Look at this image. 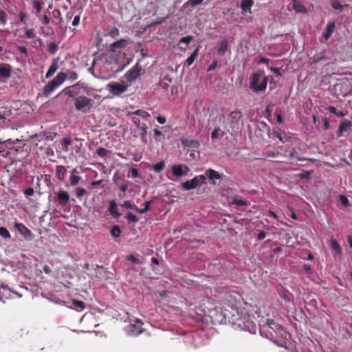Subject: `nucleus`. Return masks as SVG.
Instances as JSON below:
<instances>
[{
    "label": "nucleus",
    "instance_id": "11",
    "mask_svg": "<svg viewBox=\"0 0 352 352\" xmlns=\"http://www.w3.org/2000/svg\"><path fill=\"white\" fill-rule=\"evenodd\" d=\"M189 171V168L184 164H174L172 166L173 175L177 177H179L183 175H186Z\"/></svg>",
    "mask_w": 352,
    "mask_h": 352
},
{
    "label": "nucleus",
    "instance_id": "24",
    "mask_svg": "<svg viewBox=\"0 0 352 352\" xmlns=\"http://www.w3.org/2000/svg\"><path fill=\"white\" fill-rule=\"evenodd\" d=\"M72 305L74 309L78 311H82L85 309V303L83 301L78 300H72Z\"/></svg>",
    "mask_w": 352,
    "mask_h": 352
},
{
    "label": "nucleus",
    "instance_id": "48",
    "mask_svg": "<svg viewBox=\"0 0 352 352\" xmlns=\"http://www.w3.org/2000/svg\"><path fill=\"white\" fill-rule=\"evenodd\" d=\"M126 218L133 223H137L139 220L138 217L136 215L132 214L131 212H128L126 216Z\"/></svg>",
    "mask_w": 352,
    "mask_h": 352
},
{
    "label": "nucleus",
    "instance_id": "8",
    "mask_svg": "<svg viewBox=\"0 0 352 352\" xmlns=\"http://www.w3.org/2000/svg\"><path fill=\"white\" fill-rule=\"evenodd\" d=\"M107 87L110 93H111L113 96H118L124 94L127 90L128 85L113 82L109 83L107 85Z\"/></svg>",
    "mask_w": 352,
    "mask_h": 352
},
{
    "label": "nucleus",
    "instance_id": "38",
    "mask_svg": "<svg viewBox=\"0 0 352 352\" xmlns=\"http://www.w3.org/2000/svg\"><path fill=\"white\" fill-rule=\"evenodd\" d=\"M165 167V162L164 161H161L157 164L153 165V169L157 172L160 173L162 171Z\"/></svg>",
    "mask_w": 352,
    "mask_h": 352
},
{
    "label": "nucleus",
    "instance_id": "20",
    "mask_svg": "<svg viewBox=\"0 0 352 352\" xmlns=\"http://www.w3.org/2000/svg\"><path fill=\"white\" fill-rule=\"evenodd\" d=\"M292 5L293 9L298 13H305L307 12L306 8L300 0H292Z\"/></svg>",
    "mask_w": 352,
    "mask_h": 352
},
{
    "label": "nucleus",
    "instance_id": "54",
    "mask_svg": "<svg viewBox=\"0 0 352 352\" xmlns=\"http://www.w3.org/2000/svg\"><path fill=\"white\" fill-rule=\"evenodd\" d=\"M296 151L294 149L292 152L290 153V158L291 159H294V158H297L299 161H306V160H309V161H313L312 159H308V158H306V157H302V158H300V157H297L296 156Z\"/></svg>",
    "mask_w": 352,
    "mask_h": 352
},
{
    "label": "nucleus",
    "instance_id": "16",
    "mask_svg": "<svg viewBox=\"0 0 352 352\" xmlns=\"http://www.w3.org/2000/svg\"><path fill=\"white\" fill-rule=\"evenodd\" d=\"M335 30H336L335 23L334 22L328 23V24L327 25V26L323 32V34H322V36L326 41L331 37V36L332 35V33L335 31Z\"/></svg>",
    "mask_w": 352,
    "mask_h": 352
},
{
    "label": "nucleus",
    "instance_id": "34",
    "mask_svg": "<svg viewBox=\"0 0 352 352\" xmlns=\"http://www.w3.org/2000/svg\"><path fill=\"white\" fill-rule=\"evenodd\" d=\"M52 16L54 19H58V22L57 23V24L60 25L63 21V18L60 10L54 9L52 11Z\"/></svg>",
    "mask_w": 352,
    "mask_h": 352
},
{
    "label": "nucleus",
    "instance_id": "62",
    "mask_svg": "<svg viewBox=\"0 0 352 352\" xmlns=\"http://www.w3.org/2000/svg\"><path fill=\"white\" fill-rule=\"evenodd\" d=\"M34 193V190L32 188H28L24 191V194L26 196H32Z\"/></svg>",
    "mask_w": 352,
    "mask_h": 352
},
{
    "label": "nucleus",
    "instance_id": "4",
    "mask_svg": "<svg viewBox=\"0 0 352 352\" xmlns=\"http://www.w3.org/2000/svg\"><path fill=\"white\" fill-rule=\"evenodd\" d=\"M144 73V69L139 63H137L125 73L124 78L128 82L132 83L139 79Z\"/></svg>",
    "mask_w": 352,
    "mask_h": 352
},
{
    "label": "nucleus",
    "instance_id": "33",
    "mask_svg": "<svg viewBox=\"0 0 352 352\" xmlns=\"http://www.w3.org/2000/svg\"><path fill=\"white\" fill-rule=\"evenodd\" d=\"M328 111L331 113H333L335 115H336L338 117H340V118H342V117H344L345 116V113L342 111H337V109L335 107H333V106H329L328 108H327Z\"/></svg>",
    "mask_w": 352,
    "mask_h": 352
},
{
    "label": "nucleus",
    "instance_id": "6",
    "mask_svg": "<svg viewBox=\"0 0 352 352\" xmlns=\"http://www.w3.org/2000/svg\"><path fill=\"white\" fill-rule=\"evenodd\" d=\"M223 317L226 320H228L230 322L233 324H241L239 322L240 320V316L239 311L237 309H234L232 307L228 306V309L226 307L223 308V311H222Z\"/></svg>",
    "mask_w": 352,
    "mask_h": 352
},
{
    "label": "nucleus",
    "instance_id": "50",
    "mask_svg": "<svg viewBox=\"0 0 352 352\" xmlns=\"http://www.w3.org/2000/svg\"><path fill=\"white\" fill-rule=\"evenodd\" d=\"M126 259L133 263H137V264L142 263V262L139 258H138L133 254L128 256Z\"/></svg>",
    "mask_w": 352,
    "mask_h": 352
},
{
    "label": "nucleus",
    "instance_id": "41",
    "mask_svg": "<svg viewBox=\"0 0 352 352\" xmlns=\"http://www.w3.org/2000/svg\"><path fill=\"white\" fill-rule=\"evenodd\" d=\"M19 19H20V21L24 24V25H26L27 24V21H28V16H27V14L25 11L23 10H21L19 13Z\"/></svg>",
    "mask_w": 352,
    "mask_h": 352
},
{
    "label": "nucleus",
    "instance_id": "26",
    "mask_svg": "<svg viewBox=\"0 0 352 352\" xmlns=\"http://www.w3.org/2000/svg\"><path fill=\"white\" fill-rule=\"evenodd\" d=\"M109 210L111 214L114 217H118L120 215L118 212V206L115 201H111L110 202Z\"/></svg>",
    "mask_w": 352,
    "mask_h": 352
},
{
    "label": "nucleus",
    "instance_id": "57",
    "mask_svg": "<svg viewBox=\"0 0 352 352\" xmlns=\"http://www.w3.org/2000/svg\"><path fill=\"white\" fill-rule=\"evenodd\" d=\"M119 30L117 28H113L109 31V34L111 37H116L119 35Z\"/></svg>",
    "mask_w": 352,
    "mask_h": 352
},
{
    "label": "nucleus",
    "instance_id": "30",
    "mask_svg": "<svg viewBox=\"0 0 352 352\" xmlns=\"http://www.w3.org/2000/svg\"><path fill=\"white\" fill-rule=\"evenodd\" d=\"M78 86V84H75L74 85L72 86V87H66L65 88L63 91H62V93H64L65 94H67L68 95L69 97L71 98H74L76 94L77 93L75 92L74 91V89Z\"/></svg>",
    "mask_w": 352,
    "mask_h": 352
},
{
    "label": "nucleus",
    "instance_id": "40",
    "mask_svg": "<svg viewBox=\"0 0 352 352\" xmlns=\"http://www.w3.org/2000/svg\"><path fill=\"white\" fill-rule=\"evenodd\" d=\"M81 177L80 176L72 174L69 177L70 185L72 186L77 185Z\"/></svg>",
    "mask_w": 352,
    "mask_h": 352
},
{
    "label": "nucleus",
    "instance_id": "53",
    "mask_svg": "<svg viewBox=\"0 0 352 352\" xmlns=\"http://www.w3.org/2000/svg\"><path fill=\"white\" fill-rule=\"evenodd\" d=\"M232 204H235L238 206H247V202L242 200V199H234L233 201H232Z\"/></svg>",
    "mask_w": 352,
    "mask_h": 352
},
{
    "label": "nucleus",
    "instance_id": "37",
    "mask_svg": "<svg viewBox=\"0 0 352 352\" xmlns=\"http://www.w3.org/2000/svg\"><path fill=\"white\" fill-rule=\"evenodd\" d=\"M74 192L78 199H81L85 195L87 194L86 189L82 188H76Z\"/></svg>",
    "mask_w": 352,
    "mask_h": 352
},
{
    "label": "nucleus",
    "instance_id": "64",
    "mask_svg": "<svg viewBox=\"0 0 352 352\" xmlns=\"http://www.w3.org/2000/svg\"><path fill=\"white\" fill-rule=\"evenodd\" d=\"M78 78V74L75 72H72L69 73V79L75 80Z\"/></svg>",
    "mask_w": 352,
    "mask_h": 352
},
{
    "label": "nucleus",
    "instance_id": "21",
    "mask_svg": "<svg viewBox=\"0 0 352 352\" xmlns=\"http://www.w3.org/2000/svg\"><path fill=\"white\" fill-rule=\"evenodd\" d=\"M67 173V169L64 166L58 165L56 166V175L58 180L63 182L65 180Z\"/></svg>",
    "mask_w": 352,
    "mask_h": 352
},
{
    "label": "nucleus",
    "instance_id": "12",
    "mask_svg": "<svg viewBox=\"0 0 352 352\" xmlns=\"http://www.w3.org/2000/svg\"><path fill=\"white\" fill-rule=\"evenodd\" d=\"M352 127V122L349 120L344 119L343 120L340 125L337 132V136L340 137L345 132H348L351 131Z\"/></svg>",
    "mask_w": 352,
    "mask_h": 352
},
{
    "label": "nucleus",
    "instance_id": "55",
    "mask_svg": "<svg viewBox=\"0 0 352 352\" xmlns=\"http://www.w3.org/2000/svg\"><path fill=\"white\" fill-rule=\"evenodd\" d=\"M131 120H132L133 122L134 123V124H135V125L138 129H140V128H141V126H142V124L141 123L140 120L138 118H137V117H135V116H133L131 117Z\"/></svg>",
    "mask_w": 352,
    "mask_h": 352
},
{
    "label": "nucleus",
    "instance_id": "2",
    "mask_svg": "<svg viewBox=\"0 0 352 352\" xmlns=\"http://www.w3.org/2000/svg\"><path fill=\"white\" fill-rule=\"evenodd\" d=\"M268 77L261 73H254L250 78V88L254 92L263 91L267 88Z\"/></svg>",
    "mask_w": 352,
    "mask_h": 352
},
{
    "label": "nucleus",
    "instance_id": "39",
    "mask_svg": "<svg viewBox=\"0 0 352 352\" xmlns=\"http://www.w3.org/2000/svg\"><path fill=\"white\" fill-rule=\"evenodd\" d=\"M58 50V46L56 43H55L54 42H51L49 44L47 51L50 54H54L57 52Z\"/></svg>",
    "mask_w": 352,
    "mask_h": 352
},
{
    "label": "nucleus",
    "instance_id": "19",
    "mask_svg": "<svg viewBox=\"0 0 352 352\" xmlns=\"http://www.w3.org/2000/svg\"><path fill=\"white\" fill-rule=\"evenodd\" d=\"M182 144L184 147H190L192 148H198L200 143L197 140L183 138L181 140Z\"/></svg>",
    "mask_w": 352,
    "mask_h": 352
},
{
    "label": "nucleus",
    "instance_id": "47",
    "mask_svg": "<svg viewBox=\"0 0 352 352\" xmlns=\"http://www.w3.org/2000/svg\"><path fill=\"white\" fill-rule=\"evenodd\" d=\"M108 151L102 147H99L96 150V153L101 157H104L107 155Z\"/></svg>",
    "mask_w": 352,
    "mask_h": 352
},
{
    "label": "nucleus",
    "instance_id": "59",
    "mask_svg": "<svg viewBox=\"0 0 352 352\" xmlns=\"http://www.w3.org/2000/svg\"><path fill=\"white\" fill-rule=\"evenodd\" d=\"M219 131H220V129L219 128H216L214 129L212 133H211V138L212 139H216L217 138H219Z\"/></svg>",
    "mask_w": 352,
    "mask_h": 352
},
{
    "label": "nucleus",
    "instance_id": "42",
    "mask_svg": "<svg viewBox=\"0 0 352 352\" xmlns=\"http://www.w3.org/2000/svg\"><path fill=\"white\" fill-rule=\"evenodd\" d=\"M204 0H188L184 4V7H186L188 5H190L192 7H195L203 2Z\"/></svg>",
    "mask_w": 352,
    "mask_h": 352
},
{
    "label": "nucleus",
    "instance_id": "61",
    "mask_svg": "<svg viewBox=\"0 0 352 352\" xmlns=\"http://www.w3.org/2000/svg\"><path fill=\"white\" fill-rule=\"evenodd\" d=\"M50 19L47 14H44L43 16L42 23L45 25L50 24Z\"/></svg>",
    "mask_w": 352,
    "mask_h": 352
},
{
    "label": "nucleus",
    "instance_id": "51",
    "mask_svg": "<svg viewBox=\"0 0 352 352\" xmlns=\"http://www.w3.org/2000/svg\"><path fill=\"white\" fill-rule=\"evenodd\" d=\"M340 201L341 204L344 206H350L349 201L345 195H340Z\"/></svg>",
    "mask_w": 352,
    "mask_h": 352
},
{
    "label": "nucleus",
    "instance_id": "56",
    "mask_svg": "<svg viewBox=\"0 0 352 352\" xmlns=\"http://www.w3.org/2000/svg\"><path fill=\"white\" fill-rule=\"evenodd\" d=\"M0 21L3 25H5L7 22L6 14L2 10H0Z\"/></svg>",
    "mask_w": 352,
    "mask_h": 352
},
{
    "label": "nucleus",
    "instance_id": "32",
    "mask_svg": "<svg viewBox=\"0 0 352 352\" xmlns=\"http://www.w3.org/2000/svg\"><path fill=\"white\" fill-rule=\"evenodd\" d=\"M227 48H228L227 41L226 40L222 41L219 43V45L218 54L223 55L226 53Z\"/></svg>",
    "mask_w": 352,
    "mask_h": 352
},
{
    "label": "nucleus",
    "instance_id": "43",
    "mask_svg": "<svg viewBox=\"0 0 352 352\" xmlns=\"http://www.w3.org/2000/svg\"><path fill=\"white\" fill-rule=\"evenodd\" d=\"M0 236L3 239L10 238V234L9 231L4 227H0Z\"/></svg>",
    "mask_w": 352,
    "mask_h": 352
},
{
    "label": "nucleus",
    "instance_id": "44",
    "mask_svg": "<svg viewBox=\"0 0 352 352\" xmlns=\"http://www.w3.org/2000/svg\"><path fill=\"white\" fill-rule=\"evenodd\" d=\"M25 37L27 38H34L36 37V34L34 32L32 29H28L27 28H24Z\"/></svg>",
    "mask_w": 352,
    "mask_h": 352
},
{
    "label": "nucleus",
    "instance_id": "25",
    "mask_svg": "<svg viewBox=\"0 0 352 352\" xmlns=\"http://www.w3.org/2000/svg\"><path fill=\"white\" fill-rule=\"evenodd\" d=\"M141 131V133L140 134V138L142 142L144 144H147V126L145 123H142V125L140 129H139Z\"/></svg>",
    "mask_w": 352,
    "mask_h": 352
},
{
    "label": "nucleus",
    "instance_id": "5",
    "mask_svg": "<svg viewBox=\"0 0 352 352\" xmlns=\"http://www.w3.org/2000/svg\"><path fill=\"white\" fill-rule=\"evenodd\" d=\"M93 100L86 96H78L75 98L74 105L78 111L88 113L92 107Z\"/></svg>",
    "mask_w": 352,
    "mask_h": 352
},
{
    "label": "nucleus",
    "instance_id": "60",
    "mask_svg": "<svg viewBox=\"0 0 352 352\" xmlns=\"http://www.w3.org/2000/svg\"><path fill=\"white\" fill-rule=\"evenodd\" d=\"M80 14H78L76 16H74V19L72 21V25L73 26H78L79 25V23H80Z\"/></svg>",
    "mask_w": 352,
    "mask_h": 352
},
{
    "label": "nucleus",
    "instance_id": "36",
    "mask_svg": "<svg viewBox=\"0 0 352 352\" xmlns=\"http://www.w3.org/2000/svg\"><path fill=\"white\" fill-rule=\"evenodd\" d=\"M111 234L115 238L119 237L121 234V230H120V228L119 227V226H118V225L113 226L111 230Z\"/></svg>",
    "mask_w": 352,
    "mask_h": 352
},
{
    "label": "nucleus",
    "instance_id": "14",
    "mask_svg": "<svg viewBox=\"0 0 352 352\" xmlns=\"http://www.w3.org/2000/svg\"><path fill=\"white\" fill-rule=\"evenodd\" d=\"M96 277L99 280H107L109 278V272L103 266H97L96 269Z\"/></svg>",
    "mask_w": 352,
    "mask_h": 352
},
{
    "label": "nucleus",
    "instance_id": "23",
    "mask_svg": "<svg viewBox=\"0 0 352 352\" xmlns=\"http://www.w3.org/2000/svg\"><path fill=\"white\" fill-rule=\"evenodd\" d=\"M58 68V61L54 60L51 65L50 66L47 72L46 73L45 78H51L54 74L56 72Z\"/></svg>",
    "mask_w": 352,
    "mask_h": 352
},
{
    "label": "nucleus",
    "instance_id": "10",
    "mask_svg": "<svg viewBox=\"0 0 352 352\" xmlns=\"http://www.w3.org/2000/svg\"><path fill=\"white\" fill-rule=\"evenodd\" d=\"M135 323H131L127 326V330L134 336H138L143 331L142 324L143 323L139 319L135 320Z\"/></svg>",
    "mask_w": 352,
    "mask_h": 352
},
{
    "label": "nucleus",
    "instance_id": "29",
    "mask_svg": "<svg viewBox=\"0 0 352 352\" xmlns=\"http://www.w3.org/2000/svg\"><path fill=\"white\" fill-rule=\"evenodd\" d=\"M199 46H198L193 51V52L191 54V55L186 59V64L188 66L191 65L194 63L196 57L197 56V55L199 54Z\"/></svg>",
    "mask_w": 352,
    "mask_h": 352
},
{
    "label": "nucleus",
    "instance_id": "27",
    "mask_svg": "<svg viewBox=\"0 0 352 352\" xmlns=\"http://www.w3.org/2000/svg\"><path fill=\"white\" fill-rule=\"evenodd\" d=\"M172 78L169 77L168 76H165L164 78L160 80V85L164 89H167L170 84L172 83Z\"/></svg>",
    "mask_w": 352,
    "mask_h": 352
},
{
    "label": "nucleus",
    "instance_id": "58",
    "mask_svg": "<svg viewBox=\"0 0 352 352\" xmlns=\"http://www.w3.org/2000/svg\"><path fill=\"white\" fill-rule=\"evenodd\" d=\"M122 206L128 209L135 210L136 206L132 204L129 201H125Z\"/></svg>",
    "mask_w": 352,
    "mask_h": 352
},
{
    "label": "nucleus",
    "instance_id": "7",
    "mask_svg": "<svg viewBox=\"0 0 352 352\" xmlns=\"http://www.w3.org/2000/svg\"><path fill=\"white\" fill-rule=\"evenodd\" d=\"M203 184H206V176L201 175L196 176L191 180H188L182 183L183 188L186 190H190L200 186Z\"/></svg>",
    "mask_w": 352,
    "mask_h": 352
},
{
    "label": "nucleus",
    "instance_id": "35",
    "mask_svg": "<svg viewBox=\"0 0 352 352\" xmlns=\"http://www.w3.org/2000/svg\"><path fill=\"white\" fill-rule=\"evenodd\" d=\"M131 116H139L145 120H147V118L150 117V114L142 110H137L134 112H132Z\"/></svg>",
    "mask_w": 352,
    "mask_h": 352
},
{
    "label": "nucleus",
    "instance_id": "17",
    "mask_svg": "<svg viewBox=\"0 0 352 352\" xmlns=\"http://www.w3.org/2000/svg\"><path fill=\"white\" fill-rule=\"evenodd\" d=\"M56 195L58 201L61 206H65L69 200V195L66 191H59Z\"/></svg>",
    "mask_w": 352,
    "mask_h": 352
},
{
    "label": "nucleus",
    "instance_id": "31",
    "mask_svg": "<svg viewBox=\"0 0 352 352\" xmlns=\"http://www.w3.org/2000/svg\"><path fill=\"white\" fill-rule=\"evenodd\" d=\"M43 0H32L33 8L36 10L35 13L36 15L41 12L43 9Z\"/></svg>",
    "mask_w": 352,
    "mask_h": 352
},
{
    "label": "nucleus",
    "instance_id": "46",
    "mask_svg": "<svg viewBox=\"0 0 352 352\" xmlns=\"http://www.w3.org/2000/svg\"><path fill=\"white\" fill-rule=\"evenodd\" d=\"M331 245L332 249L336 252H337V253L341 252V248L340 247L339 243H338V241L336 240H332Z\"/></svg>",
    "mask_w": 352,
    "mask_h": 352
},
{
    "label": "nucleus",
    "instance_id": "52",
    "mask_svg": "<svg viewBox=\"0 0 352 352\" xmlns=\"http://www.w3.org/2000/svg\"><path fill=\"white\" fill-rule=\"evenodd\" d=\"M72 142L69 138H65L63 140V144L64 146V150L65 151H69V146L71 144Z\"/></svg>",
    "mask_w": 352,
    "mask_h": 352
},
{
    "label": "nucleus",
    "instance_id": "9",
    "mask_svg": "<svg viewBox=\"0 0 352 352\" xmlns=\"http://www.w3.org/2000/svg\"><path fill=\"white\" fill-rule=\"evenodd\" d=\"M14 228L26 240H32L34 234L32 231L22 223H15Z\"/></svg>",
    "mask_w": 352,
    "mask_h": 352
},
{
    "label": "nucleus",
    "instance_id": "3",
    "mask_svg": "<svg viewBox=\"0 0 352 352\" xmlns=\"http://www.w3.org/2000/svg\"><path fill=\"white\" fill-rule=\"evenodd\" d=\"M67 74L64 72H59L56 76L45 85L42 96L48 97L58 86L62 85L67 78Z\"/></svg>",
    "mask_w": 352,
    "mask_h": 352
},
{
    "label": "nucleus",
    "instance_id": "13",
    "mask_svg": "<svg viewBox=\"0 0 352 352\" xmlns=\"http://www.w3.org/2000/svg\"><path fill=\"white\" fill-rule=\"evenodd\" d=\"M241 117L242 114L239 111H233L229 114L228 119L232 128H235L239 124V122Z\"/></svg>",
    "mask_w": 352,
    "mask_h": 352
},
{
    "label": "nucleus",
    "instance_id": "45",
    "mask_svg": "<svg viewBox=\"0 0 352 352\" xmlns=\"http://www.w3.org/2000/svg\"><path fill=\"white\" fill-rule=\"evenodd\" d=\"M331 6L333 9L337 10H343V6L340 3V2L338 0H335L331 2Z\"/></svg>",
    "mask_w": 352,
    "mask_h": 352
},
{
    "label": "nucleus",
    "instance_id": "22",
    "mask_svg": "<svg viewBox=\"0 0 352 352\" xmlns=\"http://www.w3.org/2000/svg\"><path fill=\"white\" fill-rule=\"evenodd\" d=\"M254 4L253 0H241V8L243 12L251 13V8Z\"/></svg>",
    "mask_w": 352,
    "mask_h": 352
},
{
    "label": "nucleus",
    "instance_id": "28",
    "mask_svg": "<svg viewBox=\"0 0 352 352\" xmlns=\"http://www.w3.org/2000/svg\"><path fill=\"white\" fill-rule=\"evenodd\" d=\"M128 42L125 39H120L119 41H117L116 42H114L112 45H111V49H113V50H115L116 48H124L126 46Z\"/></svg>",
    "mask_w": 352,
    "mask_h": 352
},
{
    "label": "nucleus",
    "instance_id": "49",
    "mask_svg": "<svg viewBox=\"0 0 352 352\" xmlns=\"http://www.w3.org/2000/svg\"><path fill=\"white\" fill-rule=\"evenodd\" d=\"M192 39L193 37L192 36H184L180 38L179 43H185L186 45H188Z\"/></svg>",
    "mask_w": 352,
    "mask_h": 352
},
{
    "label": "nucleus",
    "instance_id": "15",
    "mask_svg": "<svg viewBox=\"0 0 352 352\" xmlns=\"http://www.w3.org/2000/svg\"><path fill=\"white\" fill-rule=\"evenodd\" d=\"M12 73V67L9 64L1 63L0 64V77L8 78L10 77Z\"/></svg>",
    "mask_w": 352,
    "mask_h": 352
},
{
    "label": "nucleus",
    "instance_id": "18",
    "mask_svg": "<svg viewBox=\"0 0 352 352\" xmlns=\"http://www.w3.org/2000/svg\"><path fill=\"white\" fill-rule=\"evenodd\" d=\"M206 178L208 177L210 180L214 181L217 179H221L222 178V175L218 173L217 171L209 168L205 172Z\"/></svg>",
    "mask_w": 352,
    "mask_h": 352
},
{
    "label": "nucleus",
    "instance_id": "1",
    "mask_svg": "<svg viewBox=\"0 0 352 352\" xmlns=\"http://www.w3.org/2000/svg\"><path fill=\"white\" fill-rule=\"evenodd\" d=\"M267 324L268 327L276 333V336L272 335V333L271 335L274 338H277L279 337L280 340H274V342H276L278 346L281 347H286L287 340L290 338V335L289 333L287 332V331L282 327L280 325L277 324L274 322L273 320H267Z\"/></svg>",
    "mask_w": 352,
    "mask_h": 352
},
{
    "label": "nucleus",
    "instance_id": "63",
    "mask_svg": "<svg viewBox=\"0 0 352 352\" xmlns=\"http://www.w3.org/2000/svg\"><path fill=\"white\" fill-rule=\"evenodd\" d=\"M324 59H325L324 56H320V57H317V58H314L312 59L311 62V65L316 64L318 62H320V60H324Z\"/></svg>",
    "mask_w": 352,
    "mask_h": 352
}]
</instances>
